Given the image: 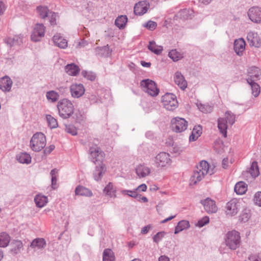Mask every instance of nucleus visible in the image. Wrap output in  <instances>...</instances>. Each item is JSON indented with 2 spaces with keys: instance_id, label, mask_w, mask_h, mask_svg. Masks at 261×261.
<instances>
[{
  "instance_id": "f257e3e1",
  "label": "nucleus",
  "mask_w": 261,
  "mask_h": 261,
  "mask_svg": "<svg viewBox=\"0 0 261 261\" xmlns=\"http://www.w3.org/2000/svg\"><path fill=\"white\" fill-rule=\"evenodd\" d=\"M224 117L219 118L217 120L218 127L220 133L225 138L227 137L228 125H232L236 121V115L231 111L225 112Z\"/></svg>"
},
{
  "instance_id": "f03ea898",
  "label": "nucleus",
  "mask_w": 261,
  "mask_h": 261,
  "mask_svg": "<svg viewBox=\"0 0 261 261\" xmlns=\"http://www.w3.org/2000/svg\"><path fill=\"white\" fill-rule=\"evenodd\" d=\"M57 108L59 116L63 119L70 118L74 111L73 103L67 98L60 99L58 102Z\"/></svg>"
},
{
  "instance_id": "7ed1b4c3",
  "label": "nucleus",
  "mask_w": 261,
  "mask_h": 261,
  "mask_svg": "<svg viewBox=\"0 0 261 261\" xmlns=\"http://www.w3.org/2000/svg\"><path fill=\"white\" fill-rule=\"evenodd\" d=\"M46 143L45 135L42 133H36L31 139L30 147L34 151H39L44 148Z\"/></svg>"
},
{
  "instance_id": "20e7f679",
  "label": "nucleus",
  "mask_w": 261,
  "mask_h": 261,
  "mask_svg": "<svg viewBox=\"0 0 261 261\" xmlns=\"http://www.w3.org/2000/svg\"><path fill=\"white\" fill-rule=\"evenodd\" d=\"M162 102L164 107L168 111H173L178 105L176 96L170 93H167L162 97Z\"/></svg>"
},
{
  "instance_id": "39448f33",
  "label": "nucleus",
  "mask_w": 261,
  "mask_h": 261,
  "mask_svg": "<svg viewBox=\"0 0 261 261\" xmlns=\"http://www.w3.org/2000/svg\"><path fill=\"white\" fill-rule=\"evenodd\" d=\"M140 85L143 91L151 96H156L158 95L159 89L153 81L149 79L143 80L141 82Z\"/></svg>"
},
{
  "instance_id": "423d86ee",
  "label": "nucleus",
  "mask_w": 261,
  "mask_h": 261,
  "mask_svg": "<svg viewBox=\"0 0 261 261\" xmlns=\"http://www.w3.org/2000/svg\"><path fill=\"white\" fill-rule=\"evenodd\" d=\"M171 124L173 131L181 133L187 129L188 123L185 119L177 117L171 120Z\"/></svg>"
},
{
  "instance_id": "0eeeda50",
  "label": "nucleus",
  "mask_w": 261,
  "mask_h": 261,
  "mask_svg": "<svg viewBox=\"0 0 261 261\" xmlns=\"http://www.w3.org/2000/svg\"><path fill=\"white\" fill-rule=\"evenodd\" d=\"M90 158L91 161L96 164V162L101 161L104 158L105 153L97 145H94L90 147L89 149Z\"/></svg>"
},
{
  "instance_id": "6e6552de",
  "label": "nucleus",
  "mask_w": 261,
  "mask_h": 261,
  "mask_svg": "<svg viewBox=\"0 0 261 261\" xmlns=\"http://www.w3.org/2000/svg\"><path fill=\"white\" fill-rule=\"evenodd\" d=\"M154 161L156 167H163L167 166L170 162L171 159L169 153L162 152L156 155Z\"/></svg>"
},
{
  "instance_id": "1a4fd4ad",
  "label": "nucleus",
  "mask_w": 261,
  "mask_h": 261,
  "mask_svg": "<svg viewBox=\"0 0 261 261\" xmlns=\"http://www.w3.org/2000/svg\"><path fill=\"white\" fill-rule=\"evenodd\" d=\"M240 240V233L236 230L230 231L226 234V245H239Z\"/></svg>"
},
{
  "instance_id": "9d476101",
  "label": "nucleus",
  "mask_w": 261,
  "mask_h": 261,
  "mask_svg": "<svg viewBox=\"0 0 261 261\" xmlns=\"http://www.w3.org/2000/svg\"><path fill=\"white\" fill-rule=\"evenodd\" d=\"M196 170L199 171L201 173V175L203 177L207 174L211 175L214 173V167L211 168L208 163L205 161H201L199 165L196 166L195 169Z\"/></svg>"
},
{
  "instance_id": "9b49d317",
  "label": "nucleus",
  "mask_w": 261,
  "mask_h": 261,
  "mask_svg": "<svg viewBox=\"0 0 261 261\" xmlns=\"http://www.w3.org/2000/svg\"><path fill=\"white\" fill-rule=\"evenodd\" d=\"M45 31V27L42 23H37L31 35L32 40L35 42L40 41V38L44 36Z\"/></svg>"
},
{
  "instance_id": "f8f14e48",
  "label": "nucleus",
  "mask_w": 261,
  "mask_h": 261,
  "mask_svg": "<svg viewBox=\"0 0 261 261\" xmlns=\"http://www.w3.org/2000/svg\"><path fill=\"white\" fill-rule=\"evenodd\" d=\"M249 19L254 23H261V8L253 7L248 11Z\"/></svg>"
},
{
  "instance_id": "ddd939ff",
  "label": "nucleus",
  "mask_w": 261,
  "mask_h": 261,
  "mask_svg": "<svg viewBox=\"0 0 261 261\" xmlns=\"http://www.w3.org/2000/svg\"><path fill=\"white\" fill-rule=\"evenodd\" d=\"M239 203L237 199H232L228 202L226 206V212L227 215L231 216L236 215L239 207Z\"/></svg>"
},
{
  "instance_id": "4468645a",
  "label": "nucleus",
  "mask_w": 261,
  "mask_h": 261,
  "mask_svg": "<svg viewBox=\"0 0 261 261\" xmlns=\"http://www.w3.org/2000/svg\"><path fill=\"white\" fill-rule=\"evenodd\" d=\"M71 95L73 98H79L85 93V89L82 84H73L70 87Z\"/></svg>"
},
{
  "instance_id": "2eb2a0df",
  "label": "nucleus",
  "mask_w": 261,
  "mask_h": 261,
  "mask_svg": "<svg viewBox=\"0 0 261 261\" xmlns=\"http://www.w3.org/2000/svg\"><path fill=\"white\" fill-rule=\"evenodd\" d=\"M200 203L203 205L204 210L208 213H215L217 211L215 201L210 198L201 200Z\"/></svg>"
},
{
  "instance_id": "dca6fc26",
  "label": "nucleus",
  "mask_w": 261,
  "mask_h": 261,
  "mask_svg": "<svg viewBox=\"0 0 261 261\" xmlns=\"http://www.w3.org/2000/svg\"><path fill=\"white\" fill-rule=\"evenodd\" d=\"M247 38L250 46L255 47L260 46L261 38L257 33L252 31L249 32L247 34Z\"/></svg>"
},
{
  "instance_id": "f3484780",
  "label": "nucleus",
  "mask_w": 261,
  "mask_h": 261,
  "mask_svg": "<svg viewBox=\"0 0 261 261\" xmlns=\"http://www.w3.org/2000/svg\"><path fill=\"white\" fill-rule=\"evenodd\" d=\"M149 4L147 1H141L136 4L134 7V13L137 15H142L147 11Z\"/></svg>"
},
{
  "instance_id": "a211bd4d",
  "label": "nucleus",
  "mask_w": 261,
  "mask_h": 261,
  "mask_svg": "<svg viewBox=\"0 0 261 261\" xmlns=\"http://www.w3.org/2000/svg\"><path fill=\"white\" fill-rule=\"evenodd\" d=\"M12 84L11 79L8 76H5L0 79V89L4 92H10Z\"/></svg>"
},
{
  "instance_id": "6ab92c4d",
  "label": "nucleus",
  "mask_w": 261,
  "mask_h": 261,
  "mask_svg": "<svg viewBox=\"0 0 261 261\" xmlns=\"http://www.w3.org/2000/svg\"><path fill=\"white\" fill-rule=\"evenodd\" d=\"M246 43L242 38L236 39L234 42L233 48L237 55L242 56L245 49Z\"/></svg>"
},
{
  "instance_id": "aec40b11",
  "label": "nucleus",
  "mask_w": 261,
  "mask_h": 261,
  "mask_svg": "<svg viewBox=\"0 0 261 261\" xmlns=\"http://www.w3.org/2000/svg\"><path fill=\"white\" fill-rule=\"evenodd\" d=\"M193 13L192 10L184 9L179 11L175 15L173 18L174 20H178L179 19L185 20L191 18V17Z\"/></svg>"
},
{
  "instance_id": "412c9836",
  "label": "nucleus",
  "mask_w": 261,
  "mask_h": 261,
  "mask_svg": "<svg viewBox=\"0 0 261 261\" xmlns=\"http://www.w3.org/2000/svg\"><path fill=\"white\" fill-rule=\"evenodd\" d=\"M249 77L247 79H251L252 81H257L261 76V70L255 66H252L248 69Z\"/></svg>"
},
{
  "instance_id": "4be33fe9",
  "label": "nucleus",
  "mask_w": 261,
  "mask_h": 261,
  "mask_svg": "<svg viewBox=\"0 0 261 261\" xmlns=\"http://www.w3.org/2000/svg\"><path fill=\"white\" fill-rule=\"evenodd\" d=\"M174 82L180 88L184 90L187 87V83L185 80L184 76L180 72H176L174 74Z\"/></svg>"
},
{
  "instance_id": "5701e85b",
  "label": "nucleus",
  "mask_w": 261,
  "mask_h": 261,
  "mask_svg": "<svg viewBox=\"0 0 261 261\" xmlns=\"http://www.w3.org/2000/svg\"><path fill=\"white\" fill-rule=\"evenodd\" d=\"M106 171V166L102 163H101L99 166H97L93 172V177L95 180L96 181L100 180Z\"/></svg>"
},
{
  "instance_id": "b1692460",
  "label": "nucleus",
  "mask_w": 261,
  "mask_h": 261,
  "mask_svg": "<svg viewBox=\"0 0 261 261\" xmlns=\"http://www.w3.org/2000/svg\"><path fill=\"white\" fill-rule=\"evenodd\" d=\"M53 40L54 44L61 48H65L67 47V41L63 38L60 34L54 36Z\"/></svg>"
},
{
  "instance_id": "393cba45",
  "label": "nucleus",
  "mask_w": 261,
  "mask_h": 261,
  "mask_svg": "<svg viewBox=\"0 0 261 261\" xmlns=\"http://www.w3.org/2000/svg\"><path fill=\"white\" fill-rule=\"evenodd\" d=\"M65 71L69 75L76 76L79 74L80 69L75 64L71 63L67 64L65 67Z\"/></svg>"
},
{
  "instance_id": "a878e982",
  "label": "nucleus",
  "mask_w": 261,
  "mask_h": 261,
  "mask_svg": "<svg viewBox=\"0 0 261 261\" xmlns=\"http://www.w3.org/2000/svg\"><path fill=\"white\" fill-rule=\"evenodd\" d=\"M136 172L140 177H144L150 174V169L144 165H139L136 168Z\"/></svg>"
},
{
  "instance_id": "bb28decb",
  "label": "nucleus",
  "mask_w": 261,
  "mask_h": 261,
  "mask_svg": "<svg viewBox=\"0 0 261 261\" xmlns=\"http://www.w3.org/2000/svg\"><path fill=\"white\" fill-rule=\"evenodd\" d=\"M23 37L21 35L15 36L13 38H8L5 42L10 46L19 45L22 43Z\"/></svg>"
},
{
  "instance_id": "cd10ccee",
  "label": "nucleus",
  "mask_w": 261,
  "mask_h": 261,
  "mask_svg": "<svg viewBox=\"0 0 261 261\" xmlns=\"http://www.w3.org/2000/svg\"><path fill=\"white\" fill-rule=\"evenodd\" d=\"M76 195L84 196L86 197H91L93 195L91 190L82 186H78L75 190Z\"/></svg>"
},
{
  "instance_id": "c85d7f7f",
  "label": "nucleus",
  "mask_w": 261,
  "mask_h": 261,
  "mask_svg": "<svg viewBox=\"0 0 261 261\" xmlns=\"http://www.w3.org/2000/svg\"><path fill=\"white\" fill-rule=\"evenodd\" d=\"M234 189L237 194H244L247 190V185L244 181H239L236 184Z\"/></svg>"
},
{
  "instance_id": "c756f323",
  "label": "nucleus",
  "mask_w": 261,
  "mask_h": 261,
  "mask_svg": "<svg viewBox=\"0 0 261 261\" xmlns=\"http://www.w3.org/2000/svg\"><path fill=\"white\" fill-rule=\"evenodd\" d=\"M17 161L20 163L29 164L31 162V156L27 152H21L16 156Z\"/></svg>"
},
{
  "instance_id": "7c9ffc66",
  "label": "nucleus",
  "mask_w": 261,
  "mask_h": 261,
  "mask_svg": "<svg viewBox=\"0 0 261 261\" xmlns=\"http://www.w3.org/2000/svg\"><path fill=\"white\" fill-rule=\"evenodd\" d=\"M148 48L156 55H160L163 50V47L156 45L154 41H149Z\"/></svg>"
},
{
  "instance_id": "2f4dec72",
  "label": "nucleus",
  "mask_w": 261,
  "mask_h": 261,
  "mask_svg": "<svg viewBox=\"0 0 261 261\" xmlns=\"http://www.w3.org/2000/svg\"><path fill=\"white\" fill-rule=\"evenodd\" d=\"M36 206L38 207H43L47 202V197L42 195L38 194L34 198Z\"/></svg>"
},
{
  "instance_id": "473e14b6",
  "label": "nucleus",
  "mask_w": 261,
  "mask_h": 261,
  "mask_svg": "<svg viewBox=\"0 0 261 261\" xmlns=\"http://www.w3.org/2000/svg\"><path fill=\"white\" fill-rule=\"evenodd\" d=\"M247 81L251 87L252 94L255 97L258 96L260 92V86L259 85L255 83V81H251V79H247Z\"/></svg>"
},
{
  "instance_id": "72a5a7b5",
  "label": "nucleus",
  "mask_w": 261,
  "mask_h": 261,
  "mask_svg": "<svg viewBox=\"0 0 261 261\" xmlns=\"http://www.w3.org/2000/svg\"><path fill=\"white\" fill-rule=\"evenodd\" d=\"M104 192L111 197H116V188L112 182H109L103 190Z\"/></svg>"
},
{
  "instance_id": "f704fd0d",
  "label": "nucleus",
  "mask_w": 261,
  "mask_h": 261,
  "mask_svg": "<svg viewBox=\"0 0 261 261\" xmlns=\"http://www.w3.org/2000/svg\"><path fill=\"white\" fill-rule=\"evenodd\" d=\"M190 227L189 221L187 220H181L179 221L175 227L174 233L176 234L182 230L187 229Z\"/></svg>"
},
{
  "instance_id": "c9c22d12",
  "label": "nucleus",
  "mask_w": 261,
  "mask_h": 261,
  "mask_svg": "<svg viewBox=\"0 0 261 261\" xmlns=\"http://www.w3.org/2000/svg\"><path fill=\"white\" fill-rule=\"evenodd\" d=\"M115 255L110 249H106L103 252L102 261H114Z\"/></svg>"
},
{
  "instance_id": "e433bc0d",
  "label": "nucleus",
  "mask_w": 261,
  "mask_h": 261,
  "mask_svg": "<svg viewBox=\"0 0 261 261\" xmlns=\"http://www.w3.org/2000/svg\"><path fill=\"white\" fill-rule=\"evenodd\" d=\"M127 21V18L126 15L118 16L115 21V25L120 29H123Z\"/></svg>"
},
{
  "instance_id": "4c0bfd02",
  "label": "nucleus",
  "mask_w": 261,
  "mask_h": 261,
  "mask_svg": "<svg viewBox=\"0 0 261 261\" xmlns=\"http://www.w3.org/2000/svg\"><path fill=\"white\" fill-rule=\"evenodd\" d=\"M36 10L40 17L42 19L47 17L50 12L48 8L46 6H38L37 7Z\"/></svg>"
},
{
  "instance_id": "58836bf2",
  "label": "nucleus",
  "mask_w": 261,
  "mask_h": 261,
  "mask_svg": "<svg viewBox=\"0 0 261 261\" xmlns=\"http://www.w3.org/2000/svg\"><path fill=\"white\" fill-rule=\"evenodd\" d=\"M58 170L55 168L51 170L50 174L51 176V187L54 189H56L57 188V177H58Z\"/></svg>"
},
{
  "instance_id": "ea45409f",
  "label": "nucleus",
  "mask_w": 261,
  "mask_h": 261,
  "mask_svg": "<svg viewBox=\"0 0 261 261\" xmlns=\"http://www.w3.org/2000/svg\"><path fill=\"white\" fill-rule=\"evenodd\" d=\"M249 172L251 176L254 178L257 177L259 175V169L256 162H253L252 163Z\"/></svg>"
},
{
  "instance_id": "a19ab883",
  "label": "nucleus",
  "mask_w": 261,
  "mask_h": 261,
  "mask_svg": "<svg viewBox=\"0 0 261 261\" xmlns=\"http://www.w3.org/2000/svg\"><path fill=\"white\" fill-rule=\"evenodd\" d=\"M168 56L173 61H177L182 58V55L176 49L171 50L168 54Z\"/></svg>"
},
{
  "instance_id": "79ce46f5",
  "label": "nucleus",
  "mask_w": 261,
  "mask_h": 261,
  "mask_svg": "<svg viewBox=\"0 0 261 261\" xmlns=\"http://www.w3.org/2000/svg\"><path fill=\"white\" fill-rule=\"evenodd\" d=\"M46 118L48 125L51 128H55L58 126L57 120L50 115H46Z\"/></svg>"
},
{
  "instance_id": "37998d69",
  "label": "nucleus",
  "mask_w": 261,
  "mask_h": 261,
  "mask_svg": "<svg viewBox=\"0 0 261 261\" xmlns=\"http://www.w3.org/2000/svg\"><path fill=\"white\" fill-rule=\"evenodd\" d=\"M46 97L48 100H50L52 102H56L59 98V95L57 92L54 91H50L46 93Z\"/></svg>"
},
{
  "instance_id": "c03bdc74",
  "label": "nucleus",
  "mask_w": 261,
  "mask_h": 261,
  "mask_svg": "<svg viewBox=\"0 0 261 261\" xmlns=\"http://www.w3.org/2000/svg\"><path fill=\"white\" fill-rule=\"evenodd\" d=\"M10 241V237L6 232L0 233V245H9Z\"/></svg>"
},
{
  "instance_id": "a18cd8bd",
  "label": "nucleus",
  "mask_w": 261,
  "mask_h": 261,
  "mask_svg": "<svg viewBox=\"0 0 261 261\" xmlns=\"http://www.w3.org/2000/svg\"><path fill=\"white\" fill-rule=\"evenodd\" d=\"M203 178V177L201 175V173H200L199 171L195 169L191 177L192 181H193L194 184H196L197 182L201 181Z\"/></svg>"
},
{
  "instance_id": "49530a36",
  "label": "nucleus",
  "mask_w": 261,
  "mask_h": 261,
  "mask_svg": "<svg viewBox=\"0 0 261 261\" xmlns=\"http://www.w3.org/2000/svg\"><path fill=\"white\" fill-rule=\"evenodd\" d=\"M197 106L199 110L203 113H210L212 111V107L202 103H197Z\"/></svg>"
},
{
  "instance_id": "de8ad7c7",
  "label": "nucleus",
  "mask_w": 261,
  "mask_h": 261,
  "mask_svg": "<svg viewBox=\"0 0 261 261\" xmlns=\"http://www.w3.org/2000/svg\"><path fill=\"white\" fill-rule=\"evenodd\" d=\"M121 193L123 195H128V196L133 198H137L139 196V194L137 193V192L136 190L134 191L123 190L121 191Z\"/></svg>"
},
{
  "instance_id": "09e8293b",
  "label": "nucleus",
  "mask_w": 261,
  "mask_h": 261,
  "mask_svg": "<svg viewBox=\"0 0 261 261\" xmlns=\"http://www.w3.org/2000/svg\"><path fill=\"white\" fill-rule=\"evenodd\" d=\"M82 75L87 79L91 81H94L96 77L95 74L91 71H83L82 72Z\"/></svg>"
},
{
  "instance_id": "8fccbe9b",
  "label": "nucleus",
  "mask_w": 261,
  "mask_h": 261,
  "mask_svg": "<svg viewBox=\"0 0 261 261\" xmlns=\"http://www.w3.org/2000/svg\"><path fill=\"white\" fill-rule=\"evenodd\" d=\"M97 51H99L98 54L102 56L108 57L110 55V51L108 45L97 48Z\"/></svg>"
},
{
  "instance_id": "3c124183",
  "label": "nucleus",
  "mask_w": 261,
  "mask_h": 261,
  "mask_svg": "<svg viewBox=\"0 0 261 261\" xmlns=\"http://www.w3.org/2000/svg\"><path fill=\"white\" fill-rule=\"evenodd\" d=\"M143 26L150 31H153L156 29L157 23L154 21L149 20L146 23L143 24Z\"/></svg>"
},
{
  "instance_id": "603ef678",
  "label": "nucleus",
  "mask_w": 261,
  "mask_h": 261,
  "mask_svg": "<svg viewBox=\"0 0 261 261\" xmlns=\"http://www.w3.org/2000/svg\"><path fill=\"white\" fill-rule=\"evenodd\" d=\"M65 130L67 133L71 134L73 136L77 135V130L73 125H66Z\"/></svg>"
},
{
  "instance_id": "864d4df0",
  "label": "nucleus",
  "mask_w": 261,
  "mask_h": 261,
  "mask_svg": "<svg viewBox=\"0 0 261 261\" xmlns=\"http://www.w3.org/2000/svg\"><path fill=\"white\" fill-rule=\"evenodd\" d=\"M58 15L56 13L50 12L47 17L49 18V22L51 25H55L56 24V18Z\"/></svg>"
},
{
  "instance_id": "5fc2aeb1",
  "label": "nucleus",
  "mask_w": 261,
  "mask_h": 261,
  "mask_svg": "<svg viewBox=\"0 0 261 261\" xmlns=\"http://www.w3.org/2000/svg\"><path fill=\"white\" fill-rule=\"evenodd\" d=\"M166 233L164 231H160L158 232L153 238V242L158 244L164 237Z\"/></svg>"
},
{
  "instance_id": "6e6d98bb",
  "label": "nucleus",
  "mask_w": 261,
  "mask_h": 261,
  "mask_svg": "<svg viewBox=\"0 0 261 261\" xmlns=\"http://www.w3.org/2000/svg\"><path fill=\"white\" fill-rule=\"evenodd\" d=\"M237 246H224V247H221L219 248V251L221 253H228V251L230 250H236Z\"/></svg>"
},
{
  "instance_id": "4d7b16f0",
  "label": "nucleus",
  "mask_w": 261,
  "mask_h": 261,
  "mask_svg": "<svg viewBox=\"0 0 261 261\" xmlns=\"http://www.w3.org/2000/svg\"><path fill=\"white\" fill-rule=\"evenodd\" d=\"M208 222L209 218L207 216H205L198 221L197 225L200 227H201L204 226L205 224H207Z\"/></svg>"
},
{
  "instance_id": "13d9d810",
  "label": "nucleus",
  "mask_w": 261,
  "mask_h": 261,
  "mask_svg": "<svg viewBox=\"0 0 261 261\" xmlns=\"http://www.w3.org/2000/svg\"><path fill=\"white\" fill-rule=\"evenodd\" d=\"M254 201L256 205L261 206V192H258L255 194Z\"/></svg>"
},
{
  "instance_id": "bf43d9fd",
  "label": "nucleus",
  "mask_w": 261,
  "mask_h": 261,
  "mask_svg": "<svg viewBox=\"0 0 261 261\" xmlns=\"http://www.w3.org/2000/svg\"><path fill=\"white\" fill-rule=\"evenodd\" d=\"M31 245H46V242L43 238H37L34 239Z\"/></svg>"
},
{
  "instance_id": "052dcab7",
  "label": "nucleus",
  "mask_w": 261,
  "mask_h": 261,
  "mask_svg": "<svg viewBox=\"0 0 261 261\" xmlns=\"http://www.w3.org/2000/svg\"><path fill=\"white\" fill-rule=\"evenodd\" d=\"M22 246H14L10 250L11 253L13 254H16L20 252Z\"/></svg>"
},
{
  "instance_id": "680f3d73",
  "label": "nucleus",
  "mask_w": 261,
  "mask_h": 261,
  "mask_svg": "<svg viewBox=\"0 0 261 261\" xmlns=\"http://www.w3.org/2000/svg\"><path fill=\"white\" fill-rule=\"evenodd\" d=\"M201 131H202L201 127L200 126H198L195 127L193 128L192 132L194 134H196V135L197 136V137H199L202 133Z\"/></svg>"
},
{
  "instance_id": "e2e57ef3",
  "label": "nucleus",
  "mask_w": 261,
  "mask_h": 261,
  "mask_svg": "<svg viewBox=\"0 0 261 261\" xmlns=\"http://www.w3.org/2000/svg\"><path fill=\"white\" fill-rule=\"evenodd\" d=\"M185 150V148L182 146L175 145L173 148V151L174 153L180 154Z\"/></svg>"
},
{
  "instance_id": "0e129e2a",
  "label": "nucleus",
  "mask_w": 261,
  "mask_h": 261,
  "mask_svg": "<svg viewBox=\"0 0 261 261\" xmlns=\"http://www.w3.org/2000/svg\"><path fill=\"white\" fill-rule=\"evenodd\" d=\"M152 226L151 225H147L142 228L141 233L143 234H145L148 233L149 230L151 229Z\"/></svg>"
},
{
  "instance_id": "69168bd1",
  "label": "nucleus",
  "mask_w": 261,
  "mask_h": 261,
  "mask_svg": "<svg viewBox=\"0 0 261 261\" xmlns=\"http://www.w3.org/2000/svg\"><path fill=\"white\" fill-rule=\"evenodd\" d=\"M55 148V146L54 145H50L49 147H46L44 150V153L45 154H49L53 150H54Z\"/></svg>"
},
{
  "instance_id": "338daca9",
  "label": "nucleus",
  "mask_w": 261,
  "mask_h": 261,
  "mask_svg": "<svg viewBox=\"0 0 261 261\" xmlns=\"http://www.w3.org/2000/svg\"><path fill=\"white\" fill-rule=\"evenodd\" d=\"M136 191H139L141 192H145L147 190V186L144 184H141V185L139 186L136 189Z\"/></svg>"
},
{
  "instance_id": "774afa93",
  "label": "nucleus",
  "mask_w": 261,
  "mask_h": 261,
  "mask_svg": "<svg viewBox=\"0 0 261 261\" xmlns=\"http://www.w3.org/2000/svg\"><path fill=\"white\" fill-rule=\"evenodd\" d=\"M249 259L250 261H261L260 258L258 256H256L255 255H251Z\"/></svg>"
}]
</instances>
